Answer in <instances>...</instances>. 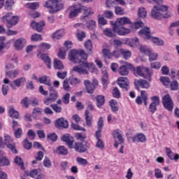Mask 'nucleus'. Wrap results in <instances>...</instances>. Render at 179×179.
Segmentation results:
<instances>
[{
  "label": "nucleus",
  "instance_id": "39",
  "mask_svg": "<svg viewBox=\"0 0 179 179\" xmlns=\"http://www.w3.org/2000/svg\"><path fill=\"white\" fill-rule=\"evenodd\" d=\"M103 34L106 36V37H115V33L114 32L113 28H106L103 29Z\"/></svg>",
  "mask_w": 179,
  "mask_h": 179
},
{
  "label": "nucleus",
  "instance_id": "51",
  "mask_svg": "<svg viewBox=\"0 0 179 179\" xmlns=\"http://www.w3.org/2000/svg\"><path fill=\"white\" fill-rule=\"evenodd\" d=\"M63 89L65 92H69L71 90V86L69 85V80L65 79L63 82Z\"/></svg>",
  "mask_w": 179,
  "mask_h": 179
},
{
  "label": "nucleus",
  "instance_id": "50",
  "mask_svg": "<svg viewBox=\"0 0 179 179\" xmlns=\"http://www.w3.org/2000/svg\"><path fill=\"white\" fill-rule=\"evenodd\" d=\"M69 82L71 85H78L80 83V80L72 76L69 78Z\"/></svg>",
  "mask_w": 179,
  "mask_h": 179
},
{
  "label": "nucleus",
  "instance_id": "64",
  "mask_svg": "<svg viewBox=\"0 0 179 179\" xmlns=\"http://www.w3.org/2000/svg\"><path fill=\"white\" fill-rule=\"evenodd\" d=\"M155 177H156L157 178H163V174H162V170L159 169H155Z\"/></svg>",
  "mask_w": 179,
  "mask_h": 179
},
{
  "label": "nucleus",
  "instance_id": "48",
  "mask_svg": "<svg viewBox=\"0 0 179 179\" xmlns=\"http://www.w3.org/2000/svg\"><path fill=\"white\" fill-rule=\"evenodd\" d=\"M51 108L55 111V113H62V107L58 106L57 103H53L50 105Z\"/></svg>",
  "mask_w": 179,
  "mask_h": 179
},
{
  "label": "nucleus",
  "instance_id": "43",
  "mask_svg": "<svg viewBox=\"0 0 179 179\" xmlns=\"http://www.w3.org/2000/svg\"><path fill=\"white\" fill-rule=\"evenodd\" d=\"M75 138L77 141L85 142V139H86L87 137L85 133H76Z\"/></svg>",
  "mask_w": 179,
  "mask_h": 179
},
{
  "label": "nucleus",
  "instance_id": "45",
  "mask_svg": "<svg viewBox=\"0 0 179 179\" xmlns=\"http://www.w3.org/2000/svg\"><path fill=\"white\" fill-rule=\"evenodd\" d=\"M87 27L90 29V30H94L96 27H97V24H96V21L93 20H90L87 22Z\"/></svg>",
  "mask_w": 179,
  "mask_h": 179
},
{
  "label": "nucleus",
  "instance_id": "6",
  "mask_svg": "<svg viewBox=\"0 0 179 179\" xmlns=\"http://www.w3.org/2000/svg\"><path fill=\"white\" fill-rule=\"evenodd\" d=\"M45 8L49 10V13H56L64 9V3L61 0H48L45 3Z\"/></svg>",
  "mask_w": 179,
  "mask_h": 179
},
{
  "label": "nucleus",
  "instance_id": "52",
  "mask_svg": "<svg viewBox=\"0 0 179 179\" xmlns=\"http://www.w3.org/2000/svg\"><path fill=\"white\" fill-rule=\"evenodd\" d=\"M58 57L60 59H65L66 57V51L64 50V48L59 49Z\"/></svg>",
  "mask_w": 179,
  "mask_h": 179
},
{
  "label": "nucleus",
  "instance_id": "17",
  "mask_svg": "<svg viewBox=\"0 0 179 179\" xmlns=\"http://www.w3.org/2000/svg\"><path fill=\"white\" fill-rule=\"evenodd\" d=\"M134 85L137 90L139 89H149L150 87V83L144 79H139L134 80Z\"/></svg>",
  "mask_w": 179,
  "mask_h": 179
},
{
  "label": "nucleus",
  "instance_id": "54",
  "mask_svg": "<svg viewBox=\"0 0 179 179\" xmlns=\"http://www.w3.org/2000/svg\"><path fill=\"white\" fill-rule=\"evenodd\" d=\"M76 37L78 41H83V38H86V34L83 31H78L76 33Z\"/></svg>",
  "mask_w": 179,
  "mask_h": 179
},
{
  "label": "nucleus",
  "instance_id": "35",
  "mask_svg": "<svg viewBox=\"0 0 179 179\" xmlns=\"http://www.w3.org/2000/svg\"><path fill=\"white\" fill-rule=\"evenodd\" d=\"M120 52L124 59H129L132 57V52L129 50L120 48Z\"/></svg>",
  "mask_w": 179,
  "mask_h": 179
},
{
  "label": "nucleus",
  "instance_id": "26",
  "mask_svg": "<svg viewBox=\"0 0 179 179\" xmlns=\"http://www.w3.org/2000/svg\"><path fill=\"white\" fill-rule=\"evenodd\" d=\"M112 135L115 139H117L119 143H124V138H122V134H121L120 129L114 130L112 132Z\"/></svg>",
  "mask_w": 179,
  "mask_h": 179
},
{
  "label": "nucleus",
  "instance_id": "16",
  "mask_svg": "<svg viewBox=\"0 0 179 179\" xmlns=\"http://www.w3.org/2000/svg\"><path fill=\"white\" fill-rule=\"evenodd\" d=\"M83 9V6L80 3L74 4L73 6V10H71L69 13L70 19L76 17L79 13H82V10Z\"/></svg>",
  "mask_w": 179,
  "mask_h": 179
},
{
  "label": "nucleus",
  "instance_id": "55",
  "mask_svg": "<svg viewBox=\"0 0 179 179\" xmlns=\"http://www.w3.org/2000/svg\"><path fill=\"white\" fill-rule=\"evenodd\" d=\"M160 80L164 86H169L171 83L170 78L169 77L162 76L160 78Z\"/></svg>",
  "mask_w": 179,
  "mask_h": 179
},
{
  "label": "nucleus",
  "instance_id": "23",
  "mask_svg": "<svg viewBox=\"0 0 179 179\" xmlns=\"http://www.w3.org/2000/svg\"><path fill=\"white\" fill-rule=\"evenodd\" d=\"M82 10H84L83 12L84 15L81 16L82 20H86V19H89V17L92 16V15L94 13L92 8H88L85 6H83Z\"/></svg>",
  "mask_w": 179,
  "mask_h": 179
},
{
  "label": "nucleus",
  "instance_id": "56",
  "mask_svg": "<svg viewBox=\"0 0 179 179\" xmlns=\"http://www.w3.org/2000/svg\"><path fill=\"white\" fill-rule=\"evenodd\" d=\"M58 136L55 133H52L48 135V141H52V142H57Z\"/></svg>",
  "mask_w": 179,
  "mask_h": 179
},
{
  "label": "nucleus",
  "instance_id": "12",
  "mask_svg": "<svg viewBox=\"0 0 179 179\" xmlns=\"http://www.w3.org/2000/svg\"><path fill=\"white\" fill-rule=\"evenodd\" d=\"M133 68L134 66L131 63L126 62L118 68L117 72L121 76H128L129 75V71Z\"/></svg>",
  "mask_w": 179,
  "mask_h": 179
},
{
  "label": "nucleus",
  "instance_id": "29",
  "mask_svg": "<svg viewBox=\"0 0 179 179\" xmlns=\"http://www.w3.org/2000/svg\"><path fill=\"white\" fill-rule=\"evenodd\" d=\"M49 92H50L49 96L50 99L52 101L55 102L57 99H58V92H57V90H55V89L52 86L49 87Z\"/></svg>",
  "mask_w": 179,
  "mask_h": 179
},
{
  "label": "nucleus",
  "instance_id": "3",
  "mask_svg": "<svg viewBox=\"0 0 179 179\" xmlns=\"http://www.w3.org/2000/svg\"><path fill=\"white\" fill-rule=\"evenodd\" d=\"M111 24L113 26L114 33L117 34V36H127V34L131 33V28L132 27L129 25L127 28L125 27L127 24H131V20L127 17L117 18L114 23L111 22Z\"/></svg>",
  "mask_w": 179,
  "mask_h": 179
},
{
  "label": "nucleus",
  "instance_id": "4",
  "mask_svg": "<svg viewBox=\"0 0 179 179\" xmlns=\"http://www.w3.org/2000/svg\"><path fill=\"white\" fill-rule=\"evenodd\" d=\"M1 22L5 23L6 27L8 29L7 31H6L7 36H16L17 34V31H12L10 29L17 24L19 17L14 16L12 13H8L1 17Z\"/></svg>",
  "mask_w": 179,
  "mask_h": 179
},
{
  "label": "nucleus",
  "instance_id": "40",
  "mask_svg": "<svg viewBox=\"0 0 179 179\" xmlns=\"http://www.w3.org/2000/svg\"><path fill=\"white\" fill-rule=\"evenodd\" d=\"M54 69H59V71L64 69V64L61 60H58V59H54Z\"/></svg>",
  "mask_w": 179,
  "mask_h": 179
},
{
  "label": "nucleus",
  "instance_id": "42",
  "mask_svg": "<svg viewBox=\"0 0 179 179\" xmlns=\"http://www.w3.org/2000/svg\"><path fill=\"white\" fill-rule=\"evenodd\" d=\"M57 153L66 156L68 155V149L64 145H60L57 149Z\"/></svg>",
  "mask_w": 179,
  "mask_h": 179
},
{
  "label": "nucleus",
  "instance_id": "59",
  "mask_svg": "<svg viewBox=\"0 0 179 179\" xmlns=\"http://www.w3.org/2000/svg\"><path fill=\"white\" fill-rule=\"evenodd\" d=\"M29 8L32 10H36L40 8V3L38 2H34L29 4Z\"/></svg>",
  "mask_w": 179,
  "mask_h": 179
},
{
  "label": "nucleus",
  "instance_id": "34",
  "mask_svg": "<svg viewBox=\"0 0 179 179\" xmlns=\"http://www.w3.org/2000/svg\"><path fill=\"white\" fill-rule=\"evenodd\" d=\"M84 47L87 52V54L93 53V43L90 39L85 42Z\"/></svg>",
  "mask_w": 179,
  "mask_h": 179
},
{
  "label": "nucleus",
  "instance_id": "20",
  "mask_svg": "<svg viewBox=\"0 0 179 179\" xmlns=\"http://www.w3.org/2000/svg\"><path fill=\"white\" fill-rule=\"evenodd\" d=\"M24 83H26V78L22 77L12 81L10 83V87H11V89H13V90H15L16 87H20L22 85H24Z\"/></svg>",
  "mask_w": 179,
  "mask_h": 179
},
{
  "label": "nucleus",
  "instance_id": "36",
  "mask_svg": "<svg viewBox=\"0 0 179 179\" xmlns=\"http://www.w3.org/2000/svg\"><path fill=\"white\" fill-rule=\"evenodd\" d=\"M150 40L155 45H158L159 47H162V46L164 45V41H163V39H162V38H157V37L151 36Z\"/></svg>",
  "mask_w": 179,
  "mask_h": 179
},
{
  "label": "nucleus",
  "instance_id": "2",
  "mask_svg": "<svg viewBox=\"0 0 179 179\" xmlns=\"http://www.w3.org/2000/svg\"><path fill=\"white\" fill-rule=\"evenodd\" d=\"M62 141L66 143L69 149H74L77 153H86V151L90 148L87 141L75 142L73 137L71 136L64 135L62 136Z\"/></svg>",
  "mask_w": 179,
  "mask_h": 179
},
{
  "label": "nucleus",
  "instance_id": "58",
  "mask_svg": "<svg viewBox=\"0 0 179 179\" xmlns=\"http://www.w3.org/2000/svg\"><path fill=\"white\" fill-rule=\"evenodd\" d=\"M23 142H24V148L27 149V150H30V149H31L32 144L29 141V139L25 138Z\"/></svg>",
  "mask_w": 179,
  "mask_h": 179
},
{
  "label": "nucleus",
  "instance_id": "61",
  "mask_svg": "<svg viewBox=\"0 0 179 179\" xmlns=\"http://www.w3.org/2000/svg\"><path fill=\"white\" fill-rule=\"evenodd\" d=\"M166 156H168V157L171 160H173V157H174V152H173L171 148H166Z\"/></svg>",
  "mask_w": 179,
  "mask_h": 179
},
{
  "label": "nucleus",
  "instance_id": "15",
  "mask_svg": "<svg viewBox=\"0 0 179 179\" xmlns=\"http://www.w3.org/2000/svg\"><path fill=\"white\" fill-rule=\"evenodd\" d=\"M117 85L124 92H128V90H129V80H128V78L119 77L117 78Z\"/></svg>",
  "mask_w": 179,
  "mask_h": 179
},
{
  "label": "nucleus",
  "instance_id": "19",
  "mask_svg": "<svg viewBox=\"0 0 179 179\" xmlns=\"http://www.w3.org/2000/svg\"><path fill=\"white\" fill-rule=\"evenodd\" d=\"M144 103V106H148V92L145 90L141 92V96H137L136 99V104L139 106L142 105V103Z\"/></svg>",
  "mask_w": 179,
  "mask_h": 179
},
{
  "label": "nucleus",
  "instance_id": "63",
  "mask_svg": "<svg viewBox=\"0 0 179 179\" xmlns=\"http://www.w3.org/2000/svg\"><path fill=\"white\" fill-rule=\"evenodd\" d=\"M96 148H98V149H104V141L101 139L97 140L96 143Z\"/></svg>",
  "mask_w": 179,
  "mask_h": 179
},
{
  "label": "nucleus",
  "instance_id": "49",
  "mask_svg": "<svg viewBox=\"0 0 179 179\" xmlns=\"http://www.w3.org/2000/svg\"><path fill=\"white\" fill-rule=\"evenodd\" d=\"M31 41H40L43 40V37L41 36V34H34L31 36Z\"/></svg>",
  "mask_w": 179,
  "mask_h": 179
},
{
  "label": "nucleus",
  "instance_id": "8",
  "mask_svg": "<svg viewBox=\"0 0 179 179\" xmlns=\"http://www.w3.org/2000/svg\"><path fill=\"white\" fill-rule=\"evenodd\" d=\"M162 103L164 108L171 113L174 108V101L169 94H166L162 98Z\"/></svg>",
  "mask_w": 179,
  "mask_h": 179
},
{
  "label": "nucleus",
  "instance_id": "62",
  "mask_svg": "<svg viewBox=\"0 0 179 179\" xmlns=\"http://www.w3.org/2000/svg\"><path fill=\"white\" fill-rule=\"evenodd\" d=\"M115 13L116 15H119L120 16H122V15H124V9L120 6H115Z\"/></svg>",
  "mask_w": 179,
  "mask_h": 179
},
{
  "label": "nucleus",
  "instance_id": "7",
  "mask_svg": "<svg viewBox=\"0 0 179 179\" xmlns=\"http://www.w3.org/2000/svg\"><path fill=\"white\" fill-rule=\"evenodd\" d=\"M134 72L148 80V82H152V76H153V71L146 66H138L134 69Z\"/></svg>",
  "mask_w": 179,
  "mask_h": 179
},
{
  "label": "nucleus",
  "instance_id": "10",
  "mask_svg": "<svg viewBox=\"0 0 179 179\" xmlns=\"http://www.w3.org/2000/svg\"><path fill=\"white\" fill-rule=\"evenodd\" d=\"M93 111L94 110V106H93V103H89L87 107V110L85 112V122L87 127H92L93 122V115L90 111Z\"/></svg>",
  "mask_w": 179,
  "mask_h": 179
},
{
  "label": "nucleus",
  "instance_id": "38",
  "mask_svg": "<svg viewBox=\"0 0 179 179\" xmlns=\"http://www.w3.org/2000/svg\"><path fill=\"white\" fill-rule=\"evenodd\" d=\"M14 163H15L18 167H20L22 170H24V163L20 157L16 156L14 159Z\"/></svg>",
  "mask_w": 179,
  "mask_h": 179
},
{
  "label": "nucleus",
  "instance_id": "18",
  "mask_svg": "<svg viewBox=\"0 0 179 179\" xmlns=\"http://www.w3.org/2000/svg\"><path fill=\"white\" fill-rule=\"evenodd\" d=\"M55 126L59 129H64L69 127V123L64 117H59L55 121Z\"/></svg>",
  "mask_w": 179,
  "mask_h": 179
},
{
  "label": "nucleus",
  "instance_id": "13",
  "mask_svg": "<svg viewBox=\"0 0 179 179\" xmlns=\"http://www.w3.org/2000/svg\"><path fill=\"white\" fill-rule=\"evenodd\" d=\"M4 143L7 146L8 149L13 153L14 155H17V150L16 149V144L13 142V139L10 136H6L4 137Z\"/></svg>",
  "mask_w": 179,
  "mask_h": 179
},
{
  "label": "nucleus",
  "instance_id": "33",
  "mask_svg": "<svg viewBox=\"0 0 179 179\" xmlns=\"http://www.w3.org/2000/svg\"><path fill=\"white\" fill-rule=\"evenodd\" d=\"M41 59L43 61L48 69H51V58H50L47 54H42L41 55Z\"/></svg>",
  "mask_w": 179,
  "mask_h": 179
},
{
  "label": "nucleus",
  "instance_id": "27",
  "mask_svg": "<svg viewBox=\"0 0 179 179\" xmlns=\"http://www.w3.org/2000/svg\"><path fill=\"white\" fill-rule=\"evenodd\" d=\"M138 34H140V36H145L147 40H150V38H152V33L150 32V29L148 27L141 29L138 31Z\"/></svg>",
  "mask_w": 179,
  "mask_h": 179
},
{
  "label": "nucleus",
  "instance_id": "47",
  "mask_svg": "<svg viewBox=\"0 0 179 179\" xmlns=\"http://www.w3.org/2000/svg\"><path fill=\"white\" fill-rule=\"evenodd\" d=\"M138 15L139 17H142L143 19H145L148 15V12L146 11V9L145 8H140L138 9Z\"/></svg>",
  "mask_w": 179,
  "mask_h": 179
},
{
  "label": "nucleus",
  "instance_id": "32",
  "mask_svg": "<svg viewBox=\"0 0 179 179\" xmlns=\"http://www.w3.org/2000/svg\"><path fill=\"white\" fill-rule=\"evenodd\" d=\"M8 115L11 118H15V120H17V118H19V112L15 110V108L13 107V106H11L9 107Z\"/></svg>",
  "mask_w": 179,
  "mask_h": 179
},
{
  "label": "nucleus",
  "instance_id": "41",
  "mask_svg": "<svg viewBox=\"0 0 179 179\" xmlns=\"http://www.w3.org/2000/svg\"><path fill=\"white\" fill-rule=\"evenodd\" d=\"M129 27H131V30H132V29L138 30V29H141V27L143 26V22H142L141 21H138L132 24V22H131V24H129Z\"/></svg>",
  "mask_w": 179,
  "mask_h": 179
},
{
  "label": "nucleus",
  "instance_id": "24",
  "mask_svg": "<svg viewBox=\"0 0 179 179\" xmlns=\"http://www.w3.org/2000/svg\"><path fill=\"white\" fill-rule=\"evenodd\" d=\"M26 43V39L23 38H20L17 39L14 43V47L15 50L20 51V50H23L24 48V44Z\"/></svg>",
  "mask_w": 179,
  "mask_h": 179
},
{
  "label": "nucleus",
  "instance_id": "60",
  "mask_svg": "<svg viewBox=\"0 0 179 179\" xmlns=\"http://www.w3.org/2000/svg\"><path fill=\"white\" fill-rule=\"evenodd\" d=\"M14 135L17 138H22V135H23V130L22 129V128H18L17 129H16L14 131Z\"/></svg>",
  "mask_w": 179,
  "mask_h": 179
},
{
  "label": "nucleus",
  "instance_id": "46",
  "mask_svg": "<svg viewBox=\"0 0 179 179\" xmlns=\"http://www.w3.org/2000/svg\"><path fill=\"white\" fill-rule=\"evenodd\" d=\"M102 54L106 58H108V59H111V58H113L112 52L108 49L103 48L102 50Z\"/></svg>",
  "mask_w": 179,
  "mask_h": 179
},
{
  "label": "nucleus",
  "instance_id": "22",
  "mask_svg": "<svg viewBox=\"0 0 179 179\" xmlns=\"http://www.w3.org/2000/svg\"><path fill=\"white\" fill-rule=\"evenodd\" d=\"M44 26H45V22L44 21H41L40 22L33 21L31 23V27L36 30L38 33H41V31H43V27H44Z\"/></svg>",
  "mask_w": 179,
  "mask_h": 179
},
{
  "label": "nucleus",
  "instance_id": "31",
  "mask_svg": "<svg viewBox=\"0 0 179 179\" xmlns=\"http://www.w3.org/2000/svg\"><path fill=\"white\" fill-rule=\"evenodd\" d=\"M109 106L111 108L112 113H117L120 110V107H118V102L115 99H111L109 101Z\"/></svg>",
  "mask_w": 179,
  "mask_h": 179
},
{
  "label": "nucleus",
  "instance_id": "37",
  "mask_svg": "<svg viewBox=\"0 0 179 179\" xmlns=\"http://www.w3.org/2000/svg\"><path fill=\"white\" fill-rule=\"evenodd\" d=\"M97 107H103L106 103V97L103 95H98L96 97Z\"/></svg>",
  "mask_w": 179,
  "mask_h": 179
},
{
  "label": "nucleus",
  "instance_id": "9",
  "mask_svg": "<svg viewBox=\"0 0 179 179\" xmlns=\"http://www.w3.org/2000/svg\"><path fill=\"white\" fill-rule=\"evenodd\" d=\"M6 76H8L10 79H15L19 75V70L15 69V66L11 63H6L5 66Z\"/></svg>",
  "mask_w": 179,
  "mask_h": 179
},
{
  "label": "nucleus",
  "instance_id": "57",
  "mask_svg": "<svg viewBox=\"0 0 179 179\" xmlns=\"http://www.w3.org/2000/svg\"><path fill=\"white\" fill-rule=\"evenodd\" d=\"M113 96L115 99H120V97H121V93L120 92V90H118V87L113 88Z\"/></svg>",
  "mask_w": 179,
  "mask_h": 179
},
{
  "label": "nucleus",
  "instance_id": "53",
  "mask_svg": "<svg viewBox=\"0 0 179 179\" xmlns=\"http://www.w3.org/2000/svg\"><path fill=\"white\" fill-rule=\"evenodd\" d=\"M169 86H170L171 90H178V82H177V80L171 81L169 83Z\"/></svg>",
  "mask_w": 179,
  "mask_h": 179
},
{
  "label": "nucleus",
  "instance_id": "14",
  "mask_svg": "<svg viewBox=\"0 0 179 179\" xmlns=\"http://www.w3.org/2000/svg\"><path fill=\"white\" fill-rule=\"evenodd\" d=\"M152 102L150 104L148 111L152 114H155L157 111V106L160 105V97L154 96L151 97Z\"/></svg>",
  "mask_w": 179,
  "mask_h": 179
},
{
  "label": "nucleus",
  "instance_id": "25",
  "mask_svg": "<svg viewBox=\"0 0 179 179\" xmlns=\"http://www.w3.org/2000/svg\"><path fill=\"white\" fill-rule=\"evenodd\" d=\"M101 83L103 85L104 89H107V86H108V83H110V78H108V73H107V71L103 72Z\"/></svg>",
  "mask_w": 179,
  "mask_h": 179
},
{
  "label": "nucleus",
  "instance_id": "21",
  "mask_svg": "<svg viewBox=\"0 0 179 179\" xmlns=\"http://www.w3.org/2000/svg\"><path fill=\"white\" fill-rule=\"evenodd\" d=\"M131 141L134 143H145L146 142V136L145 134L141 133V134H137L134 136L131 137Z\"/></svg>",
  "mask_w": 179,
  "mask_h": 179
},
{
  "label": "nucleus",
  "instance_id": "11",
  "mask_svg": "<svg viewBox=\"0 0 179 179\" xmlns=\"http://www.w3.org/2000/svg\"><path fill=\"white\" fill-rule=\"evenodd\" d=\"M84 85L87 93H89V94H92V93H94L96 87L99 86V81L96 79L92 80V82H90L89 80H85L84 81Z\"/></svg>",
  "mask_w": 179,
  "mask_h": 179
},
{
  "label": "nucleus",
  "instance_id": "1",
  "mask_svg": "<svg viewBox=\"0 0 179 179\" xmlns=\"http://www.w3.org/2000/svg\"><path fill=\"white\" fill-rule=\"evenodd\" d=\"M69 59L71 62L73 64H79L78 66L73 67V72H76L79 75H87L89 73L88 71H93L95 69L94 64L92 62L88 63L86 62L87 59V55L85 50L80 49H73L68 55Z\"/></svg>",
  "mask_w": 179,
  "mask_h": 179
},
{
  "label": "nucleus",
  "instance_id": "5",
  "mask_svg": "<svg viewBox=\"0 0 179 179\" xmlns=\"http://www.w3.org/2000/svg\"><path fill=\"white\" fill-rule=\"evenodd\" d=\"M152 19L160 20L162 19H167L170 17L169 13V7L167 6H154L150 14Z\"/></svg>",
  "mask_w": 179,
  "mask_h": 179
},
{
  "label": "nucleus",
  "instance_id": "28",
  "mask_svg": "<svg viewBox=\"0 0 179 179\" xmlns=\"http://www.w3.org/2000/svg\"><path fill=\"white\" fill-rule=\"evenodd\" d=\"M0 166L2 167L10 166V161L7 157H3L2 155V151L0 150Z\"/></svg>",
  "mask_w": 179,
  "mask_h": 179
},
{
  "label": "nucleus",
  "instance_id": "44",
  "mask_svg": "<svg viewBox=\"0 0 179 179\" xmlns=\"http://www.w3.org/2000/svg\"><path fill=\"white\" fill-rule=\"evenodd\" d=\"M38 82L43 84V85H47V86H49V87L51 86V81L47 80V76H43L42 77H40L38 79Z\"/></svg>",
  "mask_w": 179,
  "mask_h": 179
},
{
  "label": "nucleus",
  "instance_id": "30",
  "mask_svg": "<svg viewBox=\"0 0 179 179\" xmlns=\"http://www.w3.org/2000/svg\"><path fill=\"white\" fill-rule=\"evenodd\" d=\"M64 36H65V31L64 29H59L52 34V38H53V40H59V38H62Z\"/></svg>",
  "mask_w": 179,
  "mask_h": 179
}]
</instances>
